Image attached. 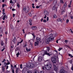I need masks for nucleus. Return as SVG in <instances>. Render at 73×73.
<instances>
[{
	"label": "nucleus",
	"instance_id": "40",
	"mask_svg": "<svg viewBox=\"0 0 73 73\" xmlns=\"http://www.w3.org/2000/svg\"><path fill=\"white\" fill-rule=\"evenodd\" d=\"M61 19H60V18H58L57 19V21L58 22H59L60 21Z\"/></svg>",
	"mask_w": 73,
	"mask_h": 73
},
{
	"label": "nucleus",
	"instance_id": "46",
	"mask_svg": "<svg viewBox=\"0 0 73 73\" xmlns=\"http://www.w3.org/2000/svg\"><path fill=\"white\" fill-rule=\"evenodd\" d=\"M27 73H32V72H31L30 71H27Z\"/></svg>",
	"mask_w": 73,
	"mask_h": 73
},
{
	"label": "nucleus",
	"instance_id": "27",
	"mask_svg": "<svg viewBox=\"0 0 73 73\" xmlns=\"http://www.w3.org/2000/svg\"><path fill=\"white\" fill-rule=\"evenodd\" d=\"M57 0H54V3H55V4H57Z\"/></svg>",
	"mask_w": 73,
	"mask_h": 73
},
{
	"label": "nucleus",
	"instance_id": "16",
	"mask_svg": "<svg viewBox=\"0 0 73 73\" xmlns=\"http://www.w3.org/2000/svg\"><path fill=\"white\" fill-rule=\"evenodd\" d=\"M66 5H67V4L66 3H65L64 5V8H66Z\"/></svg>",
	"mask_w": 73,
	"mask_h": 73
},
{
	"label": "nucleus",
	"instance_id": "42",
	"mask_svg": "<svg viewBox=\"0 0 73 73\" xmlns=\"http://www.w3.org/2000/svg\"><path fill=\"white\" fill-rule=\"evenodd\" d=\"M43 22V23H46V20H44Z\"/></svg>",
	"mask_w": 73,
	"mask_h": 73
},
{
	"label": "nucleus",
	"instance_id": "44",
	"mask_svg": "<svg viewBox=\"0 0 73 73\" xmlns=\"http://www.w3.org/2000/svg\"><path fill=\"white\" fill-rule=\"evenodd\" d=\"M31 34L32 35H33V36L34 37H36V36L34 34H33V33H31Z\"/></svg>",
	"mask_w": 73,
	"mask_h": 73
},
{
	"label": "nucleus",
	"instance_id": "11",
	"mask_svg": "<svg viewBox=\"0 0 73 73\" xmlns=\"http://www.w3.org/2000/svg\"><path fill=\"white\" fill-rule=\"evenodd\" d=\"M31 29L33 30H37V28L36 27V26H33L32 27Z\"/></svg>",
	"mask_w": 73,
	"mask_h": 73
},
{
	"label": "nucleus",
	"instance_id": "43",
	"mask_svg": "<svg viewBox=\"0 0 73 73\" xmlns=\"http://www.w3.org/2000/svg\"><path fill=\"white\" fill-rule=\"evenodd\" d=\"M16 0H14L13 1V3H14L15 4V3H16Z\"/></svg>",
	"mask_w": 73,
	"mask_h": 73
},
{
	"label": "nucleus",
	"instance_id": "49",
	"mask_svg": "<svg viewBox=\"0 0 73 73\" xmlns=\"http://www.w3.org/2000/svg\"><path fill=\"white\" fill-rule=\"evenodd\" d=\"M65 43H66V44L67 43V42H68V41H67V40H65Z\"/></svg>",
	"mask_w": 73,
	"mask_h": 73
},
{
	"label": "nucleus",
	"instance_id": "32",
	"mask_svg": "<svg viewBox=\"0 0 73 73\" xmlns=\"http://www.w3.org/2000/svg\"><path fill=\"white\" fill-rule=\"evenodd\" d=\"M34 73H39V72H38V71L37 70H35L34 72Z\"/></svg>",
	"mask_w": 73,
	"mask_h": 73
},
{
	"label": "nucleus",
	"instance_id": "19",
	"mask_svg": "<svg viewBox=\"0 0 73 73\" xmlns=\"http://www.w3.org/2000/svg\"><path fill=\"white\" fill-rule=\"evenodd\" d=\"M16 37H15L14 38L13 40V41L14 43V44L15 43V42H16Z\"/></svg>",
	"mask_w": 73,
	"mask_h": 73
},
{
	"label": "nucleus",
	"instance_id": "57",
	"mask_svg": "<svg viewBox=\"0 0 73 73\" xmlns=\"http://www.w3.org/2000/svg\"><path fill=\"white\" fill-rule=\"evenodd\" d=\"M17 7H18V8H20V5H19V4H17Z\"/></svg>",
	"mask_w": 73,
	"mask_h": 73
},
{
	"label": "nucleus",
	"instance_id": "60",
	"mask_svg": "<svg viewBox=\"0 0 73 73\" xmlns=\"http://www.w3.org/2000/svg\"><path fill=\"white\" fill-rule=\"evenodd\" d=\"M59 40H56V42L57 44L58 43V41Z\"/></svg>",
	"mask_w": 73,
	"mask_h": 73
},
{
	"label": "nucleus",
	"instance_id": "15",
	"mask_svg": "<svg viewBox=\"0 0 73 73\" xmlns=\"http://www.w3.org/2000/svg\"><path fill=\"white\" fill-rule=\"evenodd\" d=\"M29 22H30V23H29V24L30 25H32V19H30L29 20Z\"/></svg>",
	"mask_w": 73,
	"mask_h": 73
},
{
	"label": "nucleus",
	"instance_id": "38",
	"mask_svg": "<svg viewBox=\"0 0 73 73\" xmlns=\"http://www.w3.org/2000/svg\"><path fill=\"white\" fill-rule=\"evenodd\" d=\"M5 61H6V60H5V59H3V60L2 61V62H3V63L5 62Z\"/></svg>",
	"mask_w": 73,
	"mask_h": 73
},
{
	"label": "nucleus",
	"instance_id": "6",
	"mask_svg": "<svg viewBox=\"0 0 73 73\" xmlns=\"http://www.w3.org/2000/svg\"><path fill=\"white\" fill-rule=\"evenodd\" d=\"M42 60V57L41 56H40L38 58V61L39 62H41Z\"/></svg>",
	"mask_w": 73,
	"mask_h": 73
},
{
	"label": "nucleus",
	"instance_id": "55",
	"mask_svg": "<svg viewBox=\"0 0 73 73\" xmlns=\"http://www.w3.org/2000/svg\"><path fill=\"white\" fill-rule=\"evenodd\" d=\"M70 31H71V33H73V31H72V29H70Z\"/></svg>",
	"mask_w": 73,
	"mask_h": 73
},
{
	"label": "nucleus",
	"instance_id": "18",
	"mask_svg": "<svg viewBox=\"0 0 73 73\" xmlns=\"http://www.w3.org/2000/svg\"><path fill=\"white\" fill-rule=\"evenodd\" d=\"M71 3H72V0H71L70 1V3L68 5V7H69V8H70L71 7V6H70V5H71Z\"/></svg>",
	"mask_w": 73,
	"mask_h": 73
},
{
	"label": "nucleus",
	"instance_id": "52",
	"mask_svg": "<svg viewBox=\"0 0 73 73\" xmlns=\"http://www.w3.org/2000/svg\"><path fill=\"white\" fill-rule=\"evenodd\" d=\"M46 15H45V16L44 17V19H46Z\"/></svg>",
	"mask_w": 73,
	"mask_h": 73
},
{
	"label": "nucleus",
	"instance_id": "12",
	"mask_svg": "<svg viewBox=\"0 0 73 73\" xmlns=\"http://www.w3.org/2000/svg\"><path fill=\"white\" fill-rule=\"evenodd\" d=\"M44 14L45 15H48V14H49V13H48V11H44Z\"/></svg>",
	"mask_w": 73,
	"mask_h": 73
},
{
	"label": "nucleus",
	"instance_id": "62",
	"mask_svg": "<svg viewBox=\"0 0 73 73\" xmlns=\"http://www.w3.org/2000/svg\"><path fill=\"white\" fill-rule=\"evenodd\" d=\"M7 65H9V64H10V62H8L7 63Z\"/></svg>",
	"mask_w": 73,
	"mask_h": 73
},
{
	"label": "nucleus",
	"instance_id": "58",
	"mask_svg": "<svg viewBox=\"0 0 73 73\" xmlns=\"http://www.w3.org/2000/svg\"><path fill=\"white\" fill-rule=\"evenodd\" d=\"M4 7H5V5H4V4H3L2 5V7L3 8H4Z\"/></svg>",
	"mask_w": 73,
	"mask_h": 73
},
{
	"label": "nucleus",
	"instance_id": "28",
	"mask_svg": "<svg viewBox=\"0 0 73 73\" xmlns=\"http://www.w3.org/2000/svg\"><path fill=\"white\" fill-rule=\"evenodd\" d=\"M60 3H61L62 4H64V2L63 1V0H60Z\"/></svg>",
	"mask_w": 73,
	"mask_h": 73
},
{
	"label": "nucleus",
	"instance_id": "36",
	"mask_svg": "<svg viewBox=\"0 0 73 73\" xmlns=\"http://www.w3.org/2000/svg\"><path fill=\"white\" fill-rule=\"evenodd\" d=\"M5 47H4L3 48V49H2V50H1V51L2 52H3V51H4V49H5Z\"/></svg>",
	"mask_w": 73,
	"mask_h": 73
},
{
	"label": "nucleus",
	"instance_id": "51",
	"mask_svg": "<svg viewBox=\"0 0 73 73\" xmlns=\"http://www.w3.org/2000/svg\"><path fill=\"white\" fill-rule=\"evenodd\" d=\"M47 21H49V17H48L47 18Z\"/></svg>",
	"mask_w": 73,
	"mask_h": 73
},
{
	"label": "nucleus",
	"instance_id": "8",
	"mask_svg": "<svg viewBox=\"0 0 73 73\" xmlns=\"http://www.w3.org/2000/svg\"><path fill=\"white\" fill-rule=\"evenodd\" d=\"M36 42L39 43V42L40 41V38L39 37H37L36 39Z\"/></svg>",
	"mask_w": 73,
	"mask_h": 73
},
{
	"label": "nucleus",
	"instance_id": "10",
	"mask_svg": "<svg viewBox=\"0 0 73 73\" xmlns=\"http://www.w3.org/2000/svg\"><path fill=\"white\" fill-rule=\"evenodd\" d=\"M44 54H46L47 55H48V56H52L51 54H50L49 53H48L46 51L44 52Z\"/></svg>",
	"mask_w": 73,
	"mask_h": 73
},
{
	"label": "nucleus",
	"instance_id": "63",
	"mask_svg": "<svg viewBox=\"0 0 73 73\" xmlns=\"http://www.w3.org/2000/svg\"><path fill=\"white\" fill-rule=\"evenodd\" d=\"M12 11H15V9H12Z\"/></svg>",
	"mask_w": 73,
	"mask_h": 73
},
{
	"label": "nucleus",
	"instance_id": "48",
	"mask_svg": "<svg viewBox=\"0 0 73 73\" xmlns=\"http://www.w3.org/2000/svg\"><path fill=\"white\" fill-rule=\"evenodd\" d=\"M19 54H20V53H19V52H18L17 54V55L19 56Z\"/></svg>",
	"mask_w": 73,
	"mask_h": 73
},
{
	"label": "nucleus",
	"instance_id": "26",
	"mask_svg": "<svg viewBox=\"0 0 73 73\" xmlns=\"http://www.w3.org/2000/svg\"><path fill=\"white\" fill-rule=\"evenodd\" d=\"M68 56H69L70 57H73V56H72V54H68Z\"/></svg>",
	"mask_w": 73,
	"mask_h": 73
},
{
	"label": "nucleus",
	"instance_id": "33",
	"mask_svg": "<svg viewBox=\"0 0 73 73\" xmlns=\"http://www.w3.org/2000/svg\"><path fill=\"white\" fill-rule=\"evenodd\" d=\"M61 49H62V48H59L58 49V51H60Z\"/></svg>",
	"mask_w": 73,
	"mask_h": 73
},
{
	"label": "nucleus",
	"instance_id": "5",
	"mask_svg": "<svg viewBox=\"0 0 73 73\" xmlns=\"http://www.w3.org/2000/svg\"><path fill=\"white\" fill-rule=\"evenodd\" d=\"M35 66V64L33 63H29L28 66V68H33Z\"/></svg>",
	"mask_w": 73,
	"mask_h": 73
},
{
	"label": "nucleus",
	"instance_id": "41",
	"mask_svg": "<svg viewBox=\"0 0 73 73\" xmlns=\"http://www.w3.org/2000/svg\"><path fill=\"white\" fill-rule=\"evenodd\" d=\"M12 73H14V72H15V70L13 69H12Z\"/></svg>",
	"mask_w": 73,
	"mask_h": 73
},
{
	"label": "nucleus",
	"instance_id": "54",
	"mask_svg": "<svg viewBox=\"0 0 73 73\" xmlns=\"http://www.w3.org/2000/svg\"><path fill=\"white\" fill-rule=\"evenodd\" d=\"M23 33H25V31L24 30V29H23Z\"/></svg>",
	"mask_w": 73,
	"mask_h": 73
},
{
	"label": "nucleus",
	"instance_id": "24",
	"mask_svg": "<svg viewBox=\"0 0 73 73\" xmlns=\"http://www.w3.org/2000/svg\"><path fill=\"white\" fill-rule=\"evenodd\" d=\"M56 9V6H54V7L52 8V10L54 11Z\"/></svg>",
	"mask_w": 73,
	"mask_h": 73
},
{
	"label": "nucleus",
	"instance_id": "31",
	"mask_svg": "<svg viewBox=\"0 0 73 73\" xmlns=\"http://www.w3.org/2000/svg\"><path fill=\"white\" fill-rule=\"evenodd\" d=\"M3 33V30L1 29V28H0V33Z\"/></svg>",
	"mask_w": 73,
	"mask_h": 73
},
{
	"label": "nucleus",
	"instance_id": "2",
	"mask_svg": "<svg viewBox=\"0 0 73 73\" xmlns=\"http://www.w3.org/2000/svg\"><path fill=\"white\" fill-rule=\"evenodd\" d=\"M46 69L47 70H49L52 69V66L51 64H47V65H46Z\"/></svg>",
	"mask_w": 73,
	"mask_h": 73
},
{
	"label": "nucleus",
	"instance_id": "14",
	"mask_svg": "<svg viewBox=\"0 0 73 73\" xmlns=\"http://www.w3.org/2000/svg\"><path fill=\"white\" fill-rule=\"evenodd\" d=\"M39 43L37 42H35V46H38Z\"/></svg>",
	"mask_w": 73,
	"mask_h": 73
},
{
	"label": "nucleus",
	"instance_id": "30",
	"mask_svg": "<svg viewBox=\"0 0 73 73\" xmlns=\"http://www.w3.org/2000/svg\"><path fill=\"white\" fill-rule=\"evenodd\" d=\"M11 69H13L14 67H13V65L11 64Z\"/></svg>",
	"mask_w": 73,
	"mask_h": 73
},
{
	"label": "nucleus",
	"instance_id": "59",
	"mask_svg": "<svg viewBox=\"0 0 73 73\" xmlns=\"http://www.w3.org/2000/svg\"><path fill=\"white\" fill-rule=\"evenodd\" d=\"M8 69V66H6V69Z\"/></svg>",
	"mask_w": 73,
	"mask_h": 73
},
{
	"label": "nucleus",
	"instance_id": "47",
	"mask_svg": "<svg viewBox=\"0 0 73 73\" xmlns=\"http://www.w3.org/2000/svg\"><path fill=\"white\" fill-rule=\"evenodd\" d=\"M36 8H37V9L39 8H40V6H37L36 7Z\"/></svg>",
	"mask_w": 73,
	"mask_h": 73
},
{
	"label": "nucleus",
	"instance_id": "3",
	"mask_svg": "<svg viewBox=\"0 0 73 73\" xmlns=\"http://www.w3.org/2000/svg\"><path fill=\"white\" fill-rule=\"evenodd\" d=\"M23 11H25L26 13H28L29 11V8L28 6H24L23 7Z\"/></svg>",
	"mask_w": 73,
	"mask_h": 73
},
{
	"label": "nucleus",
	"instance_id": "25",
	"mask_svg": "<svg viewBox=\"0 0 73 73\" xmlns=\"http://www.w3.org/2000/svg\"><path fill=\"white\" fill-rule=\"evenodd\" d=\"M4 43L3 42V41H1V46H3V45H4Z\"/></svg>",
	"mask_w": 73,
	"mask_h": 73
},
{
	"label": "nucleus",
	"instance_id": "9",
	"mask_svg": "<svg viewBox=\"0 0 73 73\" xmlns=\"http://www.w3.org/2000/svg\"><path fill=\"white\" fill-rule=\"evenodd\" d=\"M64 12L65 10H64V9H62L61 10L60 12L61 15H63Z\"/></svg>",
	"mask_w": 73,
	"mask_h": 73
},
{
	"label": "nucleus",
	"instance_id": "1",
	"mask_svg": "<svg viewBox=\"0 0 73 73\" xmlns=\"http://www.w3.org/2000/svg\"><path fill=\"white\" fill-rule=\"evenodd\" d=\"M53 35H50V37L46 40L45 42L46 44H49V41H53L54 40V37H53Z\"/></svg>",
	"mask_w": 73,
	"mask_h": 73
},
{
	"label": "nucleus",
	"instance_id": "37",
	"mask_svg": "<svg viewBox=\"0 0 73 73\" xmlns=\"http://www.w3.org/2000/svg\"><path fill=\"white\" fill-rule=\"evenodd\" d=\"M20 67L21 69H22L23 68V66L22 64H21L20 65Z\"/></svg>",
	"mask_w": 73,
	"mask_h": 73
},
{
	"label": "nucleus",
	"instance_id": "64",
	"mask_svg": "<svg viewBox=\"0 0 73 73\" xmlns=\"http://www.w3.org/2000/svg\"><path fill=\"white\" fill-rule=\"evenodd\" d=\"M71 69V70H73V66L72 67Z\"/></svg>",
	"mask_w": 73,
	"mask_h": 73
},
{
	"label": "nucleus",
	"instance_id": "29",
	"mask_svg": "<svg viewBox=\"0 0 73 73\" xmlns=\"http://www.w3.org/2000/svg\"><path fill=\"white\" fill-rule=\"evenodd\" d=\"M53 17H54V18H57V15H53Z\"/></svg>",
	"mask_w": 73,
	"mask_h": 73
},
{
	"label": "nucleus",
	"instance_id": "56",
	"mask_svg": "<svg viewBox=\"0 0 73 73\" xmlns=\"http://www.w3.org/2000/svg\"><path fill=\"white\" fill-rule=\"evenodd\" d=\"M70 17L71 19H73V17L72 16H70Z\"/></svg>",
	"mask_w": 73,
	"mask_h": 73
},
{
	"label": "nucleus",
	"instance_id": "21",
	"mask_svg": "<svg viewBox=\"0 0 73 73\" xmlns=\"http://www.w3.org/2000/svg\"><path fill=\"white\" fill-rule=\"evenodd\" d=\"M33 11H32L31 12V13H29V15L30 16H32V14H31V13L33 14Z\"/></svg>",
	"mask_w": 73,
	"mask_h": 73
},
{
	"label": "nucleus",
	"instance_id": "23",
	"mask_svg": "<svg viewBox=\"0 0 73 73\" xmlns=\"http://www.w3.org/2000/svg\"><path fill=\"white\" fill-rule=\"evenodd\" d=\"M45 68L46 69V65H45L43 66L42 69H43V70H45Z\"/></svg>",
	"mask_w": 73,
	"mask_h": 73
},
{
	"label": "nucleus",
	"instance_id": "35",
	"mask_svg": "<svg viewBox=\"0 0 73 73\" xmlns=\"http://www.w3.org/2000/svg\"><path fill=\"white\" fill-rule=\"evenodd\" d=\"M69 19H67L66 21V23L67 24L69 23Z\"/></svg>",
	"mask_w": 73,
	"mask_h": 73
},
{
	"label": "nucleus",
	"instance_id": "13",
	"mask_svg": "<svg viewBox=\"0 0 73 73\" xmlns=\"http://www.w3.org/2000/svg\"><path fill=\"white\" fill-rule=\"evenodd\" d=\"M19 71V68H16V73H18Z\"/></svg>",
	"mask_w": 73,
	"mask_h": 73
},
{
	"label": "nucleus",
	"instance_id": "39",
	"mask_svg": "<svg viewBox=\"0 0 73 73\" xmlns=\"http://www.w3.org/2000/svg\"><path fill=\"white\" fill-rule=\"evenodd\" d=\"M2 70L3 72L4 71V67H2Z\"/></svg>",
	"mask_w": 73,
	"mask_h": 73
},
{
	"label": "nucleus",
	"instance_id": "20",
	"mask_svg": "<svg viewBox=\"0 0 73 73\" xmlns=\"http://www.w3.org/2000/svg\"><path fill=\"white\" fill-rule=\"evenodd\" d=\"M3 17V20H5V17H6V15H3L2 16Z\"/></svg>",
	"mask_w": 73,
	"mask_h": 73
},
{
	"label": "nucleus",
	"instance_id": "4",
	"mask_svg": "<svg viewBox=\"0 0 73 73\" xmlns=\"http://www.w3.org/2000/svg\"><path fill=\"white\" fill-rule=\"evenodd\" d=\"M51 60L53 64H56L57 62L56 60V58L55 57H52L51 58Z\"/></svg>",
	"mask_w": 73,
	"mask_h": 73
},
{
	"label": "nucleus",
	"instance_id": "53",
	"mask_svg": "<svg viewBox=\"0 0 73 73\" xmlns=\"http://www.w3.org/2000/svg\"><path fill=\"white\" fill-rule=\"evenodd\" d=\"M50 50V49L48 47V48H47V50L49 52V51Z\"/></svg>",
	"mask_w": 73,
	"mask_h": 73
},
{
	"label": "nucleus",
	"instance_id": "45",
	"mask_svg": "<svg viewBox=\"0 0 73 73\" xmlns=\"http://www.w3.org/2000/svg\"><path fill=\"white\" fill-rule=\"evenodd\" d=\"M23 41V39H22L21 41L19 42V44H21V43Z\"/></svg>",
	"mask_w": 73,
	"mask_h": 73
},
{
	"label": "nucleus",
	"instance_id": "34",
	"mask_svg": "<svg viewBox=\"0 0 73 73\" xmlns=\"http://www.w3.org/2000/svg\"><path fill=\"white\" fill-rule=\"evenodd\" d=\"M10 3L11 4H13V2H12V0H10Z\"/></svg>",
	"mask_w": 73,
	"mask_h": 73
},
{
	"label": "nucleus",
	"instance_id": "22",
	"mask_svg": "<svg viewBox=\"0 0 73 73\" xmlns=\"http://www.w3.org/2000/svg\"><path fill=\"white\" fill-rule=\"evenodd\" d=\"M26 50L27 52H30V51H31V49L30 48L28 49L27 48H26Z\"/></svg>",
	"mask_w": 73,
	"mask_h": 73
},
{
	"label": "nucleus",
	"instance_id": "61",
	"mask_svg": "<svg viewBox=\"0 0 73 73\" xmlns=\"http://www.w3.org/2000/svg\"><path fill=\"white\" fill-rule=\"evenodd\" d=\"M5 34L6 35H7V34H8V32L6 31L5 33Z\"/></svg>",
	"mask_w": 73,
	"mask_h": 73
},
{
	"label": "nucleus",
	"instance_id": "17",
	"mask_svg": "<svg viewBox=\"0 0 73 73\" xmlns=\"http://www.w3.org/2000/svg\"><path fill=\"white\" fill-rule=\"evenodd\" d=\"M54 69L55 71H57V70H58V68L56 66H55L54 67Z\"/></svg>",
	"mask_w": 73,
	"mask_h": 73
},
{
	"label": "nucleus",
	"instance_id": "50",
	"mask_svg": "<svg viewBox=\"0 0 73 73\" xmlns=\"http://www.w3.org/2000/svg\"><path fill=\"white\" fill-rule=\"evenodd\" d=\"M44 73V71L42 70L40 71V73Z\"/></svg>",
	"mask_w": 73,
	"mask_h": 73
},
{
	"label": "nucleus",
	"instance_id": "7",
	"mask_svg": "<svg viewBox=\"0 0 73 73\" xmlns=\"http://www.w3.org/2000/svg\"><path fill=\"white\" fill-rule=\"evenodd\" d=\"M60 73H68L67 72H65V70L63 69H62L60 70Z\"/></svg>",
	"mask_w": 73,
	"mask_h": 73
}]
</instances>
